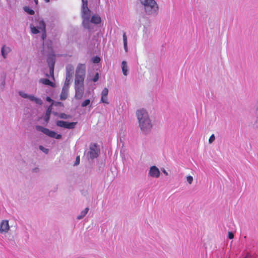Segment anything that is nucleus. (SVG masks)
<instances>
[{"label": "nucleus", "mask_w": 258, "mask_h": 258, "mask_svg": "<svg viewBox=\"0 0 258 258\" xmlns=\"http://www.w3.org/2000/svg\"><path fill=\"white\" fill-rule=\"evenodd\" d=\"M52 43L51 41L43 42L42 55L47 56V61L49 68L50 75L53 77L54 68L55 62V55L52 49Z\"/></svg>", "instance_id": "1"}, {"label": "nucleus", "mask_w": 258, "mask_h": 258, "mask_svg": "<svg viewBox=\"0 0 258 258\" xmlns=\"http://www.w3.org/2000/svg\"><path fill=\"white\" fill-rule=\"evenodd\" d=\"M140 2L143 6L144 12L147 15L153 16L157 15L159 6L155 0H140Z\"/></svg>", "instance_id": "2"}, {"label": "nucleus", "mask_w": 258, "mask_h": 258, "mask_svg": "<svg viewBox=\"0 0 258 258\" xmlns=\"http://www.w3.org/2000/svg\"><path fill=\"white\" fill-rule=\"evenodd\" d=\"M45 23L42 18H37L35 19L34 25H30L31 32L34 34L42 32V38L44 41L46 37L45 31Z\"/></svg>", "instance_id": "3"}, {"label": "nucleus", "mask_w": 258, "mask_h": 258, "mask_svg": "<svg viewBox=\"0 0 258 258\" xmlns=\"http://www.w3.org/2000/svg\"><path fill=\"white\" fill-rule=\"evenodd\" d=\"M91 11L88 6L81 7V15L83 19V25L86 29L90 28Z\"/></svg>", "instance_id": "4"}, {"label": "nucleus", "mask_w": 258, "mask_h": 258, "mask_svg": "<svg viewBox=\"0 0 258 258\" xmlns=\"http://www.w3.org/2000/svg\"><path fill=\"white\" fill-rule=\"evenodd\" d=\"M86 66L84 64H79L76 71V82H84L85 77Z\"/></svg>", "instance_id": "5"}, {"label": "nucleus", "mask_w": 258, "mask_h": 258, "mask_svg": "<svg viewBox=\"0 0 258 258\" xmlns=\"http://www.w3.org/2000/svg\"><path fill=\"white\" fill-rule=\"evenodd\" d=\"M37 130L41 132L44 134L48 136L53 138L56 139H60L61 138V135L60 134H57L55 132L50 131L49 129L45 128L40 125H37L36 126Z\"/></svg>", "instance_id": "6"}, {"label": "nucleus", "mask_w": 258, "mask_h": 258, "mask_svg": "<svg viewBox=\"0 0 258 258\" xmlns=\"http://www.w3.org/2000/svg\"><path fill=\"white\" fill-rule=\"evenodd\" d=\"M139 126L141 131L144 133H149L152 128V124L150 118L139 122Z\"/></svg>", "instance_id": "7"}, {"label": "nucleus", "mask_w": 258, "mask_h": 258, "mask_svg": "<svg viewBox=\"0 0 258 258\" xmlns=\"http://www.w3.org/2000/svg\"><path fill=\"white\" fill-rule=\"evenodd\" d=\"M100 153V149L96 144H91L90 151L88 153L89 157L91 159L97 158Z\"/></svg>", "instance_id": "8"}, {"label": "nucleus", "mask_w": 258, "mask_h": 258, "mask_svg": "<svg viewBox=\"0 0 258 258\" xmlns=\"http://www.w3.org/2000/svg\"><path fill=\"white\" fill-rule=\"evenodd\" d=\"M136 116L138 122L150 119L149 115L147 111L144 109H140L137 111Z\"/></svg>", "instance_id": "9"}, {"label": "nucleus", "mask_w": 258, "mask_h": 258, "mask_svg": "<svg viewBox=\"0 0 258 258\" xmlns=\"http://www.w3.org/2000/svg\"><path fill=\"white\" fill-rule=\"evenodd\" d=\"M76 97H81L84 91V82L75 81Z\"/></svg>", "instance_id": "10"}, {"label": "nucleus", "mask_w": 258, "mask_h": 258, "mask_svg": "<svg viewBox=\"0 0 258 258\" xmlns=\"http://www.w3.org/2000/svg\"><path fill=\"white\" fill-rule=\"evenodd\" d=\"M76 124V122H68L67 121L62 120H58L56 122V125L58 126L69 129L74 128Z\"/></svg>", "instance_id": "11"}, {"label": "nucleus", "mask_w": 258, "mask_h": 258, "mask_svg": "<svg viewBox=\"0 0 258 258\" xmlns=\"http://www.w3.org/2000/svg\"><path fill=\"white\" fill-rule=\"evenodd\" d=\"M12 49L10 46L6 45H3L1 48V54L5 59L7 58L8 54L11 52Z\"/></svg>", "instance_id": "12"}, {"label": "nucleus", "mask_w": 258, "mask_h": 258, "mask_svg": "<svg viewBox=\"0 0 258 258\" xmlns=\"http://www.w3.org/2000/svg\"><path fill=\"white\" fill-rule=\"evenodd\" d=\"M9 229V221L5 220H3L0 224V232H7Z\"/></svg>", "instance_id": "13"}, {"label": "nucleus", "mask_w": 258, "mask_h": 258, "mask_svg": "<svg viewBox=\"0 0 258 258\" xmlns=\"http://www.w3.org/2000/svg\"><path fill=\"white\" fill-rule=\"evenodd\" d=\"M149 174L151 177H158L160 175V171L157 167L153 166L150 169Z\"/></svg>", "instance_id": "14"}, {"label": "nucleus", "mask_w": 258, "mask_h": 258, "mask_svg": "<svg viewBox=\"0 0 258 258\" xmlns=\"http://www.w3.org/2000/svg\"><path fill=\"white\" fill-rule=\"evenodd\" d=\"M121 68L123 75L126 76L128 74V69L126 61L123 60L122 61L121 64Z\"/></svg>", "instance_id": "15"}, {"label": "nucleus", "mask_w": 258, "mask_h": 258, "mask_svg": "<svg viewBox=\"0 0 258 258\" xmlns=\"http://www.w3.org/2000/svg\"><path fill=\"white\" fill-rule=\"evenodd\" d=\"M101 22V18L100 16L98 15H94L92 16L91 17V20H90V24L91 23L98 24H99Z\"/></svg>", "instance_id": "16"}, {"label": "nucleus", "mask_w": 258, "mask_h": 258, "mask_svg": "<svg viewBox=\"0 0 258 258\" xmlns=\"http://www.w3.org/2000/svg\"><path fill=\"white\" fill-rule=\"evenodd\" d=\"M52 103L48 107L45 115L44 116L45 121L47 122L50 118V115L52 110Z\"/></svg>", "instance_id": "17"}, {"label": "nucleus", "mask_w": 258, "mask_h": 258, "mask_svg": "<svg viewBox=\"0 0 258 258\" xmlns=\"http://www.w3.org/2000/svg\"><path fill=\"white\" fill-rule=\"evenodd\" d=\"M74 67L72 64H68L66 67V75L72 76L74 73Z\"/></svg>", "instance_id": "18"}, {"label": "nucleus", "mask_w": 258, "mask_h": 258, "mask_svg": "<svg viewBox=\"0 0 258 258\" xmlns=\"http://www.w3.org/2000/svg\"><path fill=\"white\" fill-rule=\"evenodd\" d=\"M69 87L67 85H64L60 97H67L68 95Z\"/></svg>", "instance_id": "19"}, {"label": "nucleus", "mask_w": 258, "mask_h": 258, "mask_svg": "<svg viewBox=\"0 0 258 258\" xmlns=\"http://www.w3.org/2000/svg\"><path fill=\"white\" fill-rule=\"evenodd\" d=\"M122 38H123V43L124 49L125 51L126 52H127V51H128V48H127V36L126 35L125 33H123V36H122Z\"/></svg>", "instance_id": "20"}, {"label": "nucleus", "mask_w": 258, "mask_h": 258, "mask_svg": "<svg viewBox=\"0 0 258 258\" xmlns=\"http://www.w3.org/2000/svg\"><path fill=\"white\" fill-rule=\"evenodd\" d=\"M40 82L43 84L48 85L50 86H53V83L48 79H42L40 80Z\"/></svg>", "instance_id": "21"}, {"label": "nucleus", "mask_w": 258, "mask_h": 258, "mask_svg": "<svg viewBox=\"0 0 258 258\" xmlns=\"http://www.w3.org/2000/svg\"><path fill=\"white\" fill-rule=\"evenodd\" d=\"M89 211V208H86L81 213V215H79L78 217H77V219H82L86 214L87 213H88Z\"/></svg>", "instance_id": "22"}, {"label": "nucleus", "mask_w": 258, "mask_h": 258, "mask_svg": "<svg viewBox=\"0 0 258 258\" xmlns=\"http://www.w3.org/2000/svg\"><path fill=\"white\" fill-rule=\"evenodd\" d=\"M24 10L26 12H27L28 14H29L30 15H32L34 14V11L33 10L30 9L28 7H24Z\"/></svg>", "instance_id": "23"}, {"label": "nucleus", "mask_w": 258, "mask_h": 258, "mask_svg": "<svg viewBox=\"0 0 258 258\" xmlns=\"http://www.w3.org/2000/svg\"><path fill=\"white\" fill-rule=\"evenodd\" d=\"M5 85V80L4 78H2L0 81V90H3Z\"/></svg>", "instance_id": "24"}, {"label": "nucleus", "mask_w": 258, "mask_h": 258, "mask_svg": "<svg viewBox=\"0 0 258 258\" xmlns=\"http://www.w3.org/2000/svg\"><path fill=\"white\" fill-rule=\"evenodd\" d=\"M108 93V90L107 88H105L103 89L101 92V97H106Z\"/></svg>", "instance_id": "25"}, {"label": "nucleus", "mask_w": 258, "mask_h": 258, "mask_svg": "<svg viewBox=\"0 0 258 258\" xmlns=\"http://www.w3.org/2000/svg\"><path fill=\"white\" fill-rule=\"evenodd\" d=\"M71 77V76L66 75V79L64 85H67V86L69 87Z\"/></svg>", "instance_id": "26"}, {"label": "nucleus", "mask_w": 258, "mask_h": 258, "mask_svg": "<svg viewBox=\"0 0 258 258\" xmlns=\"http://www.w3.org/2000/svg\"><path fill=\"white\" fill-rule=\"evenodd\" d=\"M100 61V58L98 56H95L92 58L93 62L95 63H99Z\"/></svg>", "instance_id": "27"}, {"label": "nucleus", "mask_w": 258, "mask_h": 258, "mask_svg": "<svg viewBox=\"0 0 258 258\" xmlns=\"http://www.w3.org/2000/svg\"><path fill=\"white\" fill-rule=\"evenodd\" d=\"M90 103V101L89 99H86L81 104V106L82 107H85L87 105H88Z\"/></svg>", "instance_id": "28"}, {"label": "nucleus", "mask_w": 258, "mask_h": 258, "mask_svg": "<svg viewBox=\"0 0 258 258\" xmlns=\"http://www.w3.org/2000/svg\"><path fill=\"white\" fill-rule=\"evenodd\" d=\"M31 101H35V102H36L37 103H40L41 104V103L40 102V100L38 98H34V97H33V98H29Z\"/></svg>", "instance_id": "29"}, {"label": "nucleus", "mask_w": 258, "mask_h": 258, "mask_svg": "<svg viewBox=\"0 0 258 258\" xmlns=\"http://www.w3.org/2000/svg\"><path fill=\"white\" fill-rule=\"evenodd\" d=\"M187 181L188 182L189 184H191L193 181V178L191 176L188 175L186 177Z\"/></svg>", "instance_id": "30"}, {"label": "nucleus", "mask_w": 258, "mask_h": 258, "mask_svg": "<svg viewBox=\"0 0 258 258\" xmlns=\"http://www.w3.org/2000/svg\"><path fill=\"white\" fill-rule=\"evenodd\" d=\"M59 116L60 118L63 119H67L69 117V116L64 113H60Z\"/></svg>", "instance_id": "31"}, {"label": "nucleus", "mask_w": 258, "mask_h": 258, "mask_svg": "<svg viewBox=\"0 0 258 258\" xmlns=\"http://www.w3.org/2000/svg\"><path fill=\"white\" fill-rule=\"evenodd\" d=\"M215 136L214 134L212 135L209 139V142L210 144L212 143L215 140Z\"/></svg>", "instance_id": "32"}, {"label": "nucleus", "mask_w": 258, "mask_h": 258, "mask_svg": "<svg viewBox=\"0 0 258 258\" xmlns=\"http://www.w3.org/2000/svg\"><path fill=\"white\" fill-rule=\"evenodd\" d=\"M19 95L22 97H33V96H31V95H29V96L27 95L25 93H24V92H23L22 91L19 92Z\"/></svg>", "instance_id": "33"}, {"label": "nucleus", "mask_w": 258, "mask_h": 258, "mask_svg": "<svg viewBox=\"0 0 258 258\" xmlns=\"http://www.w3.org/2000/svg\"><path fill=\"white\" fill-rule=\"evenodd\" d=\"M82 1V7L88 6V0H81Z\"/></svg>", "instance_id": "34"}, {"label": "nucleus", "mask_w": 258, "mask_h": 258, "mask_svg": "<svg viewBox=\"0 0 258 258\" xmlns=\"http://www.w3.org/2000/svg\"><path fill=\"white\" fill-rule=\"evenodd\" d=\"M98 79H99V74H98V73H97L95 74V76H94V77L93 78V80H93V81L94 82H96L98 80Z\"/></svg>", "instance_id": "35"}, {"label": "nucleus", "mask_w": 258, "mask_h": 258, "mask_svg": "<svg viewBox=\"0 0 258 258\" xmlns=\"http://www.w3.org/2000/svg\"><path fill=\"white\" fill-rule=\"evenodd\" d=\"M39 149L41 150H42V151H43L44 152H45V153H47L48 152V150L47 149H45L44 147H43L42 146H39Z\"/></svg>", "instance_id": "36"}, {"label": "nucleus", "mask_w": 258, "mask_h": 258, "mask_svg": "<svg viewBox=\"0 0 258 258\" xmlns=\"http://www.w3.org/2000/svg\"><path fill=\"white\" fill-rule=\"evenodd\" d=\"M100 102L105 103H108V98H101Z\"/></svg>", "instance_id": "37"}, {"label": "nucleus", "mask_w": 258, "mask_h": 258, "mask_svg": "<svg viewBox=\"0 0 258 258\" xmlns=\"http://www.w3.org/2000/svg\"><path fill=\"white\" fill-rule=\"evenodd\" d=\"M79 163H80V156H78L76 158L75 165H77L79 164Z\"/></svg>", "instance_id": "38"}, {"label": "nucleus", "mask_w": 258, "mask_h": 258, "mask_svg": "<svg viewBox=\"0 0 258 258\" xmlns=\"http://www.w3.org/2000/svg\"><path fill=\"white\" fill-rule=\"evenodd\" d=\"M234 237V234L232 232H228V238L230 239H233Z\"/></svg>", "instance_id": "39"}, {"label": "nucleus", "mask_w": 258, "mask_h": 258, "mask_svg": "<svg viewBox=\"0 0 258 258\" xmlns=\"http://www.w3.org/2000/svg\"><path fill=\"white\" fill-rule=\"evenodd\" d=\"M46 101L49 102H51V101H52V100L51 98H46Z\"/></svg>", "instance_id": "40"}, {"label": "nucleus", "mask_w": 258, "mask_h": 258, "mask_svg": "<svg viewBox=\"0 0 258 258\" xmlns=\"http://www.w3.org/2000/svg\"><path fill=\"white\" fill-rule=\"evenodd\" d=\"M163 172L166 175H168V172L165 169L163 170Z\"/></svg>", "instance_id": "41"}, {"label": "nucleus", "mask_w": 258, "mask_h": 258, "mask_svg": "<svg viewBox=\"0 0 258 258\" xmlns=\"http://www.w3.org/2000/svg\"><path fill=\"white\" fill-rule=\"evenodd\" d=\"M35 2V3L36 4V5H37L38 4V0H33Z\"/></svg>", "instance_id": "42"}, {"label": "nucleus", "mask_w": 258, "mask_h": 258, "mask_svg": "<svg viewBox=\"0 0 258 258\" xmlns=\"http://www.w3.org/2000/svg\"><path fill=\"white\" fill-rule=\"evenodd\" d=\"M66 98L63 97V98H60V99H61V100H64Z\"/></svg>", "instance_id": "43"}, {"label": "nucleus", "mask_w": 258, "mask_h": 258, "mask_svg": "<svg viewBox=\"0 0 258 258\" xmlns=\"http://www.w3.org/2000/svg\"><path fill=\"white\" fill-rule=\"evenodd\" d=\"M46 3H48L50 2V0H45Z\"/></svg>", "instance_id": "44"}]
</instances>
